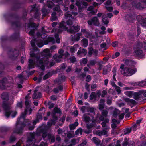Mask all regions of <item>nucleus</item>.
Listing matches in <instances>:
<instances>
[{"mask_svg":"<svg viewBox=\"0 0 146 146\" xmlns=\"http://www.w3.org/2000/svg\"><path fill=\"white\" fill-rule=\"evenodd\" d=\"M58 119L56 117L54 120H52L48 122L47 125L46 124H43L40 127V129L39 130V132L41 134L43 139L47 141L48 140H51L52 143L55 141V138L54 136L51 134L48 133V132H50L51 129L50 127L52 125H54L56 123V120Z\"/></svg>","mask_w":146,"mask_h":146,"instance_id":"4","label":"nucleus"},{"mask_svg":"<svg viewBox=\"0 0 146 146\" xmlns=\"http://www.w3.org/2000/svg\"><path fill=\"white\" fill-rule=\"evenodd\" d=\"M48 104L49 105V108L50 109L52 108L54 106L53 104L51 103L50 101L48 102Z\"/></svg>","mask_w":146,"mask_h":146,"instance_id":"62","label":"nucleus"},{"mask_svg":"<svg viewBox=\"0 0 146 146\" xmlns=\"http://www.w3.org/2000/svg\"><path fill=\"white\" fill-rule=\"evenodd\" d=\"M82 34L81 33H79L76 34L74 38V40L75 41H78L80 39V37L81 36Z\"/></svg>","mask_w":146,"mask_h":146,"instance_id":"39","label":"nucleus"},{"mask_svg":"<svg viewBox=\"0 0 146 146\" xmlns=\"http://www.w3.org/2000/svg\"><path fill=\"white\" fill-rule=\"evenodd\" d=\"M109 93L110 94H111L113 95H114L115 94V90L112 89L111 88H110L109 91Z\"/></svg>","mask_w":146,"mask_h":146,"instance_id":"53","label":"nucleus"},{"mask_svg":"<svg viewBox=\"0 0 146 146\" xmlns=\"http://www.w3.org/2000/svg\"><path fill=\"white\" fill-rule=\"evenodd\" d=\"M133 92L132 91H126L124 92V94L126 96L129 98H132L133 95Z\"/></svg>","mask_w":146,"mask_h":146,"instance_id":"36","label":"nucleus"},{"mask_svg":"<svg viewBox=\"0 0 146 146\" xmlns=\"http://www.w3.org/2000/svg\"><path fill=\"white\" fill-rule=\"evenodd\" d=\"M42 11L44 13V15H46L48 13V10L44 9L43 7L42 9Z\"/></svg>","mask_w":146,"mask_h":146,"instance_id":"58","label":"nucleus"},{"mask_svg":"<svg viewBox=\"0 0 146 146\" xmlns=\"http://www.w3.org/2000/svg\"><path fill=\"white\" fill-rule=\"evenodd\" d=\"M81 110L83 113L87 112L90 113H92L93 115L94 113V109L91 107H88L84 106L81 108Z\"/></svg>","mask_w":146,"mask_h":146,"instance_id":"14","label":"nucleus"},{"mask_svg":"<svg viewBox=\"0 0 146 146\" xmlns=\"http://www.w3.org/2000/svg\"><path fill=\"white\" fill-rule=\"evenodd\" d=\"M137 125L136 124L134 125L131 128V130L135 131L136 130Z\"/></svg>","mask_w":146,"mask_h":146,"instance_id":"59","label":"nucleus"},{"mask_svg":"<svg viewBox=\"0 0 146 146\" xmlns=\"http://www.w3.org/2000/svg\"><path fill=\"white\" fill-rule=\"evenodd\" d=\"M54 111L56 113H59L60 111V109L57 108H55L54 109Z\"/></svg>","mask_w":146,"mask_h":146,"instance_id":"64","label":"nucleus"},{"mask_svg":"<svg viewBox=\"0 0 146 146\" xmlns=\"http://www.w3.org/2000/svg\"><path fill=\"white\" fill-rule=\"evenodd\" d=\"M143 48L146 51V42L145 40L138 42L135 46L134 48V54L140 58H144L145 53L141 50Z\"/></svg>","mask_w":146,"mask_h":146,"instance_id":"5","label":"nucleus"},{"mask_svg":"<svg viewBox=\"0 0 146 146\" xmlns=\"http://www.w3.org/2000/svg\"><path fill=\"white\" fill-rule=\"evenodd\" d=\"M69 60L71 62L74 63L76 61V59L74 56H73L70 58Z\"/></svg>","mask_w":146,"mask_h":146,"instance_id":"52","label":"nucleus"},{"mask_svg":"<svg viewBox=\"0 0 146 146\" xmlns=\"http://www.w3.org/2000/svg\"><path fill=\"white\" fill-rule=\"evenodd\" d=\"M92 140L93 142L96 144L97 146H98L101 142L100 141L98 138L96 137L93 138Z\"/></svg>","mask_w":146,"mask_h":146,"instance_id":"43","label":"nucleus"},{"mask_svg":"<svg viewBox=\"0 0 146 146\" xmlns=\"http://www.w3.org/2000/svg\"><path fill=\"white\" fill-rule=\"evenodd\" d=\"M115 88L118 94H119L121 92V90L120 88V87L117 86L116 87H115Z\"/></svg>","mask_w":146,"mask_h":146,"instance_id":"54","label":"nucleus"},{"mask_svg":"<svg viewBox=\"0 0 146 146\" xmlns=\"http://www.w3.org/2000/svg\"><path fill=\"white\" fill-rule=\"evenodd\" d=\"M137 19L139 23L141 25L144 20L143 19L142 16L140 15H139L137 16Z\"/></svg>","mask_w":146,"mask_h":146,"instance_id":"44","label":"nucleus"},{"mask_svg":"<svg viewBox=\"0 0 146 146\" xmlns=\"http://www.w3.org/2000/svg\"><path fill=\"white\" fill-rule=\"evenodd\" d=\"M48 42H51L52 43H54L55 42V40L53 38L50 37L48 39Z\"/></svg>","mask_w":146,"mask_h":146,"instance_id":"50","label":"nucleus"},{"mask_svg":"<svg viewBox=\"0 0 146 146\" xmlns=\"http://www.w3.org/2000/svg\"><path fill=\"white\" fill-rule=\"evenodd\" d=\"M38 87L36 88L34 91L32 97L33 99L40 98L41 97V93L40 92L38 91Z\"/></svg>","mask_w":146,"mask_h":146,"instance_id":"20","label":"nucleus"},{"mask_svg":"<svg viewBox=\"0 0 146 146\" xmlns=\"http://www.w3.org/2000/svg\"><path fill=\"white\" fill-rule=\"evenodd\" d=\"M82 129L81 128H79L75 131V134L76 135H78L79 134L81 135L82 134Z\"/></svg>","mask_w":146,"mask_h":146,"instance_id":"47","label":"nucleus"},{"mask_svg":"<svg viewBox=\"0 0 146 146\" xmlns=\"http://www.w3.org/2000/svg\"><path fill=\"white\" fill-rule=\"evenodd\" d=\"M97 98L96 95V93L95 92H93L91 93L90 96V99L91 100H96Z\"/></svg>","mask_w":146,"mask_h":146,"instance_id":"42","label":"nucleus"},{"mask_svg":"<svg viewBox=\"0 0 146 146\" xmlns=\"http://www.w3.org/2000/svg\"><path fill=\"white\" fill-rule=\"evenodd\" d=\"M1 98L4 101L7 100L9 99V94L7 93H3L1 95Z\"/></svg>","mask_w":146,"mask_h":146,"instance_id":"33","label":"nucleus"},{"mask_svg":"<svg viewBox=\"0 0 146 146\" xmlns=\"http://www.w3.org/2000/svg\"><path fill=\"white\" fill-rule=\"evenodd\" d=\"M56 72L54 70H52L48 72L44 76L43 79L44 80L50 77L54 74Z\"/></svg>","mask_w":146,"mask_h":146,"instance_id":"27","label":"nucleus"},{"mask_svg":"<svg viewBox=\"0 0 146 146\" xmlns=\"http://www.w3.org/2000/svg\"><path fill=\"white\" fill-rule=\"evenodd\" d=\"M141 90L133 93V98L136 100H138L142 98Z\"/></svg>","mask_w":146,"mask_h":146,"instance_id":"25","label":"nucleus"},{"mask_svg":"<svg viewBox=\"0 0 146 146\" xmlns=\"http://www.w3.org/2000/svg\"><path fill=\"white\" fill-rule=\"evenodd\" d=\"M111 70V68L110 65L106 66L104 68L103 74H106L110 71Z\"/></svg>","mask_w":146,"mask_h":146,"instance_id":"29","label":"nucleus"},{"mask_svg":"<svg viewBox=\"0 0 146 146\" xmlns=\"http://www.w3.org/2000/svg\"><path fill=\"white\" fill-rule=\"evenodd\" d=\"M88 54L90 56H91L92 55L96 56L98 54V51L96 49H93L92 47L89 48Z\"/></svg>","mask_w":146,"mask_h":146,"instance_id":"21","label":"nucleus"},{"mask_svg":"<svg viewBox=\"0 0 146 146\" xmlns=\"http://www.w3.org/2000/svg\"><path fill=\"white\" fill-rule=\"evenodd\" d=\"M83 46L84 47H86L88 44V40L86 38H84L82 40Z\"/></svg>","mask_w":146,"mask_h":146,"instance_id":"40","label":"nucleus"},{"mask_svg":"<svg viewBox=\"0 0 146 146\" xmlns=\"http://www.w3.org/2000/svg\"><path fill=\"white\" fill-rule=\"evenodd\" d=\"M43 40H40L36 41L35 40H32L31 41V45L33 48L34 51H31L30 52V56L31 57L34 58L32 59H30L29 60L28 66L29 69H31L34 67V65H36L37 67H40L43 70H44L45 68V66L47 67L53 66L55 63L54 62L49 61V59L51 55L49 49H45L41 53V58L40 57H38V54L35 53V51H38L37 48H35V43L37 44L39 47H42L44 45L43 42L45 40V38L47 36L45 33H42L40 35Z\"/></svg>","mask_w":146,"mask_h":146,"instance_id":"1","label":"nucleus"},{"mask_svg":"<svg viewBox=\"0 0 146 146\" xmlns=\"http://www.w3.org/2000/svg\"><path fill=\"white\" fill-rule=\"evenodd\" d=\"M90 114L89 113H86L84 114L83 116V119L84 121L85 122H88L90 121L91 120L93 122H97L98 119L96 118V119H94L93 116L95 115V113L94 115L92 114V113H90Z\"/></svg>","mask_w":146,"mask_h":146,"instance_id":"11","label":"nucleus"},{"mask_svg":"<svg viewBox=\"0 0 146 146\" xmlns=\"http://www.w3.org/2000/svg\"><path fill=\"white\" fill-rule=\"evenodd\" d=\"M2 106L4 110L5 115L7 118L10 116L13 118L16 116L17 113V112L15 111L11 110L9 105L7 103L3 102Z\"/></svg>","mask_w":146,"mask_h":146,"instance_id":"6","label":"nucleus"},{"mask_svg":"<svg viewBox=\"0 0 146 146\" xmlns=\"http://www.w3.org/2000/svg\"><path fill=\"white\" fill-rule=\"evenodd\" d=\"M36 25L35 23L31 22L28 24V27L29 28H30V27H33L36 29L35 27Z\"/></svg>","mask_w":146,"mask_h":146,"instance_id":"49","label":"nucleus"},{"mask_svg":"<svg viewBox=\"0 0 146 146\" xmlns=\"http://www.w3.org/2000/svg\"><path fill=\"white\" fill-rule=\"evenodd\" d=\"M120 53L119 52H116L114 55H113L112 56V58L114 59L116 58L119 56Z\"/></svg>","mask_w":146,"mask_h":146,"instance_id":"57","label":"nucleus"},{"mask_svg":"<svg viewBox=\"0 0 146 146\" xmlns=\"http://www.w3.org/2000/svg\"><path fill=\"white\" fill-rule=\"evenodd\" d=\"M81 32L85 36L88 38H91L93 37V36H92L90 33L88 32L87 31L86 29H81Z\"/></svg>","mask_w":146,"mask_h":146,"instance_id":"26","label":"nucleus"},{"mask_svg":"<svg viewBox=\"0 0 146 146\" xmlns=\"http://www.w3.org/2000/svg\"><path fill=\"white\" fill-rule=\"evenodd\" d=\"M63 21H66L68 27H66L65 22L62 21L60 24L58 29H56L55 31V32L60 33L63 31H67L68 32L73 33L78 31L80 29V27L78 25L70 27L74 22L76 21V19L72 17L71 15L68 13V12H67L65 13V18Z\"/></svg>","mask_w":146,"mask_h":146,"instance_id":"2","label":"nucleus"},{"mask_svg":"<svg viewBox=\"0 0 146 146\" xmlns=\"http://www.w3.org/2000/svg\"><path fill=\"white\" fill-rule=\"evenodd\" d=\"M105 100L104 99H101L100 101L99 104V109L100 110H102L104 108L105 106Z\"/></svg>","mask_w":146,"mask_h":146,"instance_id":"30","label":"nucleus"},{"mask_svg":"<svg viewBox=\"0 0 146 146\" xmlns=\"http://www.w3.org/2000/svg\"><path fill=\"white\" fill-rule=\"evenodd\" d=\"M7 78H4L2 81H0V88L2 89H4L6 88V85L7 84L6 82Z\"/></svg>","mask_w":146,"mask_h":146,"instance_id":"24","label":"nucleus"},{"mask_svg":"<svg viewBox=\"0 0 146 146\" xmlns=\"http://www.w3.org/2000/svg\"><path fill=\"white\" fill-rule=\"evenodd\" d=\"M141 96H143L145 97H146V91H144L143 90H141Z\"/></svg>","mask_w":146,"mask_h":146,"instance_id":"61","label":"nucleus"},{"mask_svg":"<svg viewBox=\"0 0 146 146\" xmlns=\"http://www.w3.org/2000/svg\"><path fill=\"white\" fill-rule=\"evenodd\" d=\"M78 47V44L74 45L73 46H71L70 49V52L74 53L77 50V48Z\"/></svg>","mask_w":146,"mask_h":146,"instance_id":"32","label":"nucleus"},{"mask_svg":"<svg viewBox=\"0 0 146 146\" xmlns=\"http://www.w3.org/2000/svg\"><path fill=\"white\" fill-rule=\"evenodd\" d=\"M104 4L105 7L108 10L111 11L113 10V8L110 6L111 4V2L110 0H108Z\"/></svg>","mask_w":146,"mask_h":146,"instance_id":"23","label":"nucleus"},{"mask_svg":"<svg viewBox=\"0 0 146 146\" xmlns=\"http://www.w3.org/2000/svg\"><path fill=\"white\" fill-rule=\"evenodd\" d=\"M87 52L86 50L85 49H80L78 50L77 52L78 56L81 57V56H85L87 53Z\"/></svg>","mask_w":146,"mask_h":146,"instance_id":"22","label":"nucleus"},{"mask_svg":"<svg viewBox=\"0 0 146 146\" xmlns=\"http://www.w3.org/2000/svg\"><path fill=\"white\" fill-rule=\"evenodd\" d=\"M131 4L135 8L139 9L146 8V0H141L139 2L134 1Z\"/></svg>","mask_w":146,"mask_h":146,"instance_id":"9","label":"nucleus"},{"mask_svg":"<svg viewBox=\"0 0 146 146\" xmlns=\"http://www.w3.org/2000/svg\"><path fill=\"white\" fill-rule=\"evenodd\" d=\"M136 85L143 87L146 86V79L141 81L135 83Z\"/></svg>","mask_w":146,"mask_h":146,"instance_id":"31","label":"nucleus"},{"mask_svg":"<svg viewBox=\"0 0 146 146\" xmlns=\"http://www.w3.org/2000/svg\"><path fill=\"white\" fill-rule=\"evenodd\" d=\"M78 125V123L77 122L75 121L73 124H71L69 125V127L70 130H73Z\"/></svg>","mask_w":146,"mask_h":146,"instance_id":"38","label":"nucleus"},{"mask_svg":"<svg viewBox=\"0 0 146 146\" xmlns=\"http://www.w3.org/2000/svg\"><path fill=\"white\" fill-rule=\"evenodd\" d=\"M116 68L115 67L114 68L113 70V79L114 81H116V80L115 78V75L116 74Z\"/></svg>","mask_w":146,"mask_h":146,"instance_id":"45","label":"nucleus"},{"mask_svg":"<svg viewBox=\"0 0 146 146\" xmlns=\"http://www.w3.org/2000/svg\"><path fill=\"white\" fill-rule=\"evenodd\" d=\"M94 8L92 6H90L88 8V11H91L90 13V14L91 15H94L96 13L97 10L96 9V11H94L93 10V9Z\"/></svg>","mask_w":146,"mask_h":146,"instance_id":"34","label":"nucleus"},{"mask_svg":"<svg viewBox=\"0 0 146 146\" xmlns=\"http://www.w3.org/2000/svg\"><path fill=\"white\" fill-rule=\"evenodd\" d=\"M109 119H106L102 123V127H105L107 126L106 123L109 122Z\"/></svg>","mask_w":146,"mask_h":146,"instance_id":"46","label":"nucleus"},{"mask_svg":"<svg viewBox=\"0 0 146 146\" xmlns=\"http://www.w3.org/2000/svg\"><path fill=\"white\" fill-rule=\"evenodd\" d=\"M71 141L73 144H75L78 143V140L75 139H73L71 140Z\"/></svg>","mask_w":146,"mask_h":146,"instance_id":"56","label":"nucleus"},{"mask_svg":"<svg viewBox=\"0 0 146 146\" xmlns=\"http://www.w3.org/2000/svg\"><path fill=\"white\" fill-rule=\"evenodd\" d=\"M136 69H133L129 68H125L124 69L121 70V73L126 76H130L134 74L136 71Z\"/></svg>","mask_w":146,"mask_h":146,"instance_id":"12","label":"nucleus"},{"mask_svg":"<svg viewBox=\"0 0 146 146\" xmlns=\"http://www.w3.org/2000/svg\"><path fill=\"white\" fill-rule=\"evenodd\" d=\"M36 134V133L35 132L33 133H30L29 134V137L27 141L26 146H30V145L32 146H39L37 145L32 144L31 142L33 139L34 138ZM39 146H47V143L42 142L40 143Z\"/></svg>","mask_w":146,"mask_h":146,"instance_id":"8","label":"nucleus"},{"mask_svg":"<svg viewBox=\"0 0 146 146\" xmlns=\"http://www.w3.org/2000/svg\"><path fill=\"white\" fill-rule=\"evenodd\" d=\"M67 136L68 138H72L74 136V133H68Z\"/></svg>","mask_w":146,"mask_h":146,"instance_id":"51","label":"nucleus"},{"mask_svg":"<svg viewBox=\"0 0 146 146\" xmlns=\"http://www.w3.org/2000/svg\"><path fill=\"white\" fill-rule=\"evenodd\" d=\"M55 38L56 40V42L57 43H59L60 42V40L59 38V37L58 35L55 33Z\"/></svg>","mask_w":146,"mask_h":146,"instance_id":"48","label":"nucleus"},{"mask_svg":"<svg viewBox=\"0 0 146 146\" xmlns=\"http://www.w3.org/2000/svg\"><path fill=\"white\" fill-rule=\"evenodd\" d=\"M88 23L90 25L93 24L96 26H98L99 24V21L98 18L94 17L92 18L91 20L88 21Z\"/></svg>","mask_w":146,"mask_h":146,"instance_id":"17","label":"nucleus"},{"mask_svg":"<svg viewBox=\"0 0 146 146\" xmlns=\"http://www.w3.org/2000/svg\"><path fill=\"white\" fill-rule=\"evenodd\" d=\"M109 109L113 111V116L117 119L121 120L123 119L124 116V113L119 111L117 109L113 107H110Z\"/></svg>","mask_w":146,"mask_h":146,"instance_id":"10","label":"nucleus"},{"mask_svg":"<svg viewBox=\"0 0 146 146\" xmlns=\"http://www.w3.org/2000/svg\"><path fill=\"white\" fill-rule=\"evenodd\" d=\"M89 63L90 64L91 66H93L95 65L96 63V61L94 60H90L89 62Z\"/></svg>","mask_w":146,"mask_h":146,"instance_id":"63","label":"nucleus"},{"mask_svg":"<svg viewBox=\"0 0 146 146\" xmlns=\"http://www.w3.org/2000/svg\"><path fill=\"white\" fill-rule=\"evenodd\" d=\"M64 52V50L62 49H60L58 51V53L60 54V55H58L57 54L54 55L53 56L54 60L56 62H60L61 60V58L63 55V53Z\"/></svg>","mask_w":146,"mask_h":146,"instance_id":"13","label":"nucleus"},{"mask_svg":"<svg viewBox=\"0 0 146 146\" xmlns=\"http://www.w3.org/2000/svg\"><path fill=\"white\" fill-rule=\"evenodd\" d=\"M106 16V14L103 15L102 16V20L104 24L107 25L109 23V21L107 17L105 18Z\"/></svg>","mask_w":146,"mask_h":146,"instance_id":"35","label":"nucleus"},{"mask_svg":"<svg viewBox=\"0 0 146 146\" xmlns=\"http://www.w3.org/2000/svg\"><path fill=\"white\" fill-rule=\"evenodd\" d=\"M45 112V109L44 108H41L38 111L37 115V117L35 120L33 122V125L32 126H29V129L30 130H33L34 127V125L36 124L37 123L42 120V117L44 115Z\"/></svg>","mask_w":146,"mask_h":146,"instance_id":"7","label":"nucleus"},{"mask_svg":"<svg viewBox=\"0 0 146 146\" xmlns=\"http://www.w3.org/2000/svg\"><path fill=\"white\" fill-rule=\"evenodd\" d=\"M107 133V131L106 130L103 129L102 130H98L96 132V134L99 136H101L104 135H106Z\"/></svg>","mask_w":146,"mask_h":146,"instance_id":"28","label":"nucleus"},{"mask_svg":"<svg viewBox=\"0 0 146 146\" xmlns=\"http://www.w3.org/2000/svg\"><path fill=\"white\" fill-rule=\"evenodd\" d=\"M28 96L25 97L26 100L25 101V104L26 108L24 113H23L21 114L20 118L17 119L16 124V129L14 132L18 133H21L22 132L23 127L26 125H28L29 121L28 120L25 119V117L26 114H31L32 110L31 108H29L31 102L27 99Z\"/></svg>","mask_w":146,"mask_h":146,"instance_id":"3","label":"nucleus"},{"mask_svg":"<svg viewBox=\"0 0 146 146\" xmlns=\"http://www.w3.org/2000/svg\"><path fill=\"white\" fill-rule=\"evenodd\" d=\"M135 15L134 13L129 14L127 15L125 17L127 21L130 23H132L135 20Z\"/></svg>","mask_w":146,"mask_h":146,"instance_id":"16","label":"nucleus"},{"mask_svg":"<svg viewBox=\"0 0 146 146\" xmlns=\"http://www.w3.org/2000/svg\"><path fill=\"white\" fill-rule=\"evenodd\" d=\"M124 100L127 102L131 107H133L136 104L135 101L132 99H130L127 98H124Z\"/></svg>","mask_w":146,"mask_h":146,"instance_id":"19","label":"nucleus"},{"mask_svg":"<svg viewBox=\"0 0 146 146\" xmlns=\"http://www.w3.org/2000/svg\"><path fill=\"white\" fill-rule=\"evenodd\" d=\"M88 62L87 58H84L81 59L80 61V64L81 65H85Z\"/></svg>","mask_w":146,"mask_h":146,"instance_id":"37","label":"nucleus"},{"mask_svg":"<svg viewBox=\"0 0 146 146\" xmlns=\"http://www.w3.org/2000/svg\"><path fill=\"white\" fill-rule=\"evenodd\" d=\"M65 78L63 74L59 75L58 78L56 79L54 81L55 84H60L65 81Z\"/></svg>","mask_w":146,"mask_h":146,"instance_id":"15","label":"nucleus"},{"mask_svg":"<svg viewBox=\"0 0 146 146\" xmlns=\"http://www.w3.org/2000/svg\"><path fill=\"white\" fill-rule=\"evenodd\" d=\"M131 131V129L129 128L127 129H125L124 131V134L126 135L127 134H128Z\"/></svg>","mask_w":146,"mask_h":146,"instance_id":"55","label":"nucleus"},{"mask_svg":"<svg viewBox=\"0 0 146 146\" xmlns=\"http://www.w3.org/2000/svg\"><path fill=\"white\" fill-rule=\"evenodd\" d=\"M108 112L107 111L104 110L102 111V115H100L98 114L97 115V118L98 119V121L99 120L103 121L104 119V117H106L107 116Z\"/></svg>","mask_w":146,"mask_h":146,"instance_id":"18","label":"nucleus"},{"mask_svg":"<svg viewBox=\"0 0 146 146\" xmlns=\"http://www.w3.org/2000/svg\"><path fill=\"white\" fill-rule=\"evenodd\" d=\"M76 5L78 7L79 12L82 11V10L84 8V7L81 6V3L79 1H77L76 2Z\"/></svg>","mask_w":146,"mask_h":146,"instance_id":"41","label":"nucleus"},{"mask_svg":"<svg viewBox=\"0 0 146 146\" xmlns=\"http://www.w3.org/2000/svg\"><path fill=\"white\" fill-rule=\"evenodd\" d=\"M141 25L143 27L146 28V18L143 20V22L141 23Z\"/></svg>","mask_w":146,"mask_h":146,"instance_id":"60","label":"nucleus"}]
</instances>
